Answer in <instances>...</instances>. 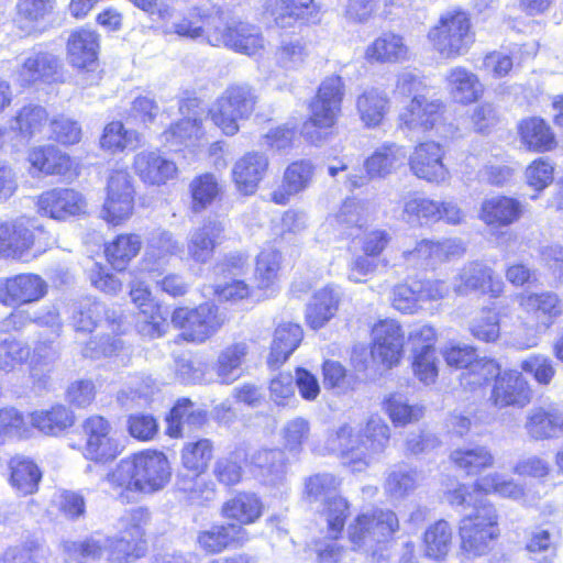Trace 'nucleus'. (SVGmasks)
Here are the masks:
<instances>
[{
  "mask_svg": "<svg viewBox=\"0 0 563 563\" xmlns=\"http://www.w3.org/2000/svg\"><path fill=\"white\" fill-rule=\"evenodd\" d=\"M148 518L147 510L135 508L126 512L118 525V538L89 537L82 541L67 540L63 550L71 558L100 559L108 552L109 563H131L146 551L143 525Z\"/></svg>",
  "mask_w": 563,
  "mask_h": 563,
  "instance_id": "f257e3e1",
  "label": "nucleus"
},
{
  "mask_svg": "<svg viewBox=\"0 0 563 563\" xmlns=\"http://www.w3.org/2000/svg\"><path fill=\"white\" fill-rule=\"evenodd\" d=\"M390 440L388 424L377 415L371 416L360 434L342 423L327 437L324 449L339 455L353 471L361 472L376 462Z\"/></svg>",
  "mask_w": 563,
  "mask_h": 563,
  "instance_id": "f03ea898",
  "label": "nucleus"
},
{
  "mask_svg": "<svg viewBox=\"0 0 563 563\" xmlns=\"http://www.w3.org/2000/svg\"><path fill=\"white\" fill-rule=\"evenodd\" d=\"M172 470L163 452L144 450L122 459L107 475L114 489H120L122 500H130L135 493L152 494L163 489L169 482Z\"/></svg>",
  "mask_w": 563,
  "mask_h": 563,
  "instance_id": "7ed1b4c3",
  "label": "nucleus"
},
{
  "mask_svg": "<svg viewBox=\"0 0 563 563\" xmlns=\"http://www.w3.org/2000/svg\"><path fill=\"white\" fill-rule=\"evenodd\" d=\"M157 20L162 22L161 29L165 35L190 41L203 40L208 44L210 33L219 31L223 25V15L214 8H191L181 12L173 3L159 7Z\"/></svg>",
  "mask_w": 563,
  "mask_h": 563,
  "instance_id": "20e7f679",
  "label": "nucleus"
},
{
  "mask_svg": "<svg viewBox=\"0 0 563 563\" xmlns=\"http://www.w3.org/2000/svg\"><path fill=\"white\" fill-rule=\"evenodd\" d=\"M399 528L396 514L389 509L371 508L358 514L347 527V537L354 549L372 552L368 563L375 560L376 548Z\"/></svg>",
  "mask_w": 563,
  "mask_h": 563,
  "instance_id": "39448f33",
  "label": "nucleus"
},
{
  "mask_svg": "<svg viewBox=\"0 0 563 563\" xmlns=\"http://www.w3.org/2000/svg\"><path fill=\"white\" fill-rule=\"evenodd\" d=\"M428 38L444 58L453 59L466 54L475 42L470 16L463 11L446 12L430 29Z\"/></svg>",
  "mask_w": 563,
  "mask_h": 563,
  "instance_id": "423d86ee",
  "label": "nucleus"
},
{
  "mask_svg": "<svg viewBox=\"0 0 563 563\" xmlns=\"http://www.w3.org/2000/svg\"><path fill=\"white\" fill-rule=\"evenodd\" d=\"M257 97L246 84L230 85L209 109V115L225 135H234L239 121L247 119L254 111Z\"/></svg>",
  "mask_w": 563,
  "mask_h": 563,
  "instance_id": "0eeeda50",
  "label": "nucleus"
},
{
  "mask_svg": "<svg viewBox=\"0 0 563 563\" xmlns=\"http://www.w3.org/2000/svg\"><path fill=\"white\" fill-rule=\"evenodd\" d=\"M499 534L498 516L490 503H481L459 526L461 549L470 556L486 554Z\"/></svg>",
  "mask_w": 563,
  "mask_h": 563,
  "instance_id": "6e6552de",
  "label": "nucleus"
},
{
  "mask_svg": "<svg viewBox=\"0 0 563 563\" xmlns=\"http://www.w3.org/2000/svg\"><path fill=\"white\" fill-rule=\"evenodd\" d=\"M179 112L183 118L162 133L161 141L175 152L180 151L181 146L196 152L205 144L202 120L206 111L202 102L195 97L183 99Z\"/></svg>",
  "mask_w": 563,
  "mask_h": 563,
  "instance_id": "1a4fd4ad",
  "label": "nucleus"
},
{
  "mask_svg": "<svg viewBox=\"0 0 563 563\" xmlns=\"http://www.w3.org/2000/svg\"><path fill=\"white\" fill-rule=\"evenodd\" d=\"M445 111L442 100L415 96L399 112V128L411 132L433 131L440 137H449L453 128L445 123Z\"/></svg>",
  "mask_w": 563,
  "mask_h": 563,
  "instance_id": "9d476101",
  "label": "nucleus"
},
{
  "mask_svg": "<svg viewBox=\"0 0 563 563\" xmlns=\"http://www.w3.org/2000/svg\"><path fill=\"white\" fill-rule=\"evenodd\" d=\"M40 228L26 216L0 223V258L27 262L42 254L45 249L36 242Z\"/></svg>",
  "mask_w": 563,
  "mask_h": 563,
  "instance_id": "9b49d317",
  "label": "nucleus"
},
{
  "mask_svg": "<svg viewBox=\"0 0 563 563\" xmlns=\"http://www.w3.org/2000/svg\"><path fill=\"white\" fill-rule=\"evenodd\" d=\"M174 328L180 331V338L191 343H203L224 323V317L218 307L203 302L196 308H176L170 318Z\"/></svg>",
  "mask_w": 563,
  "mask_h": 563,
  "instance_id": "f8f14e48",
  "label": "nucleus"
},
{
  "mask_svg": "<svg viewBox=\"0 0 563 563\" xmlns=\"http://www.w3.org/2000/svg\"><path fill=\"white\" fill-rule=\"evenodd\" d=\"M67 58L69 64L85 70L78 79L81 87L97 84L100 79L96 71L98 66L99 35L89 29L80 27L70 33L67 40Z\"/></svg>",
  "mask_w": 563,
  "mask_h": 563,
  "instance_id": "ddd939ff",
  "label": "nucleus"
},
{
  "mask_svg": "<svg viewBox=\"0 0 563 563\" xmlns=\"http://www.w3.org/2000/svg\"><path fill=\"white\" fill-rule=\"evenodd\" d=\"M465 246L460 239H443L440 241L422 239L413 246L406 245L401 251L405 265L411 268H426L438 263L462 256Z\"/></svg>",
  "mask_w": 563,
  "mask_h": 563,
  "instance_id": "4468645a",
  "label": "nucleus"
},
{
  "mask_svg": "<svg viewBox=\"0 0 563 563\" xmlns=\"http://www.w3.org/2000/svg\"><path fill=\"white\" fill-rule=\"evenodd\" d=\"M134 211V188L126 170H114L108 180L107 197L101 218L119 225L131 218Z\"/></svg>",
  "mask_w": 563,
  "mask_h": 563,
  "instance_id": "2eb2a0df",
  "label": "nucleus"
},
{
  "mask_svg": "<svg viewBox=\"0 0 563 563\" xmlns=\"http://www.w3.org/2000/svg\"><path fill=\"white\" fill-rule=\"evenodd\" d=\"M209 44L224 46L247 56L261 55L265 49V40L256 26L243 22L230 24L224 20L219 31L210 33Z\"/></svg>",
  "mask_w": 563,
  "mask_h": 563,
  "instance_id": "dca6fc26",
  "label": "nucleus"
},
{
  "mask_svg": "<svg viewBox=\"0 0 563 563\" xmlns=\"http://www.w3.org/2000/svg\"><path fill=\"white\" fill-rule=\"evenodd\" d=\"M445 150L434 141L416 145L408 157L411 173L419 179L431 184H444L450 179V170L444 164Z\"/></svg>",
  "mask_w": 563,
  "mask_h": 563,
  "instance_id": "f3484780",
  "label": "nucleus"
},
{
  "mask_svg": "<svg viewBox=\"0 0 563 563\" xmlns=\"http://www.w3.org/2000/svg\"><path fill=\"white\" fill-rule=\"evenodd\" d=\"M262 15L278 27L289 29L298 22L316 23L319 7L313 0H264Z\"/></svg>",
  "mask_w": 563,
  "mask_h": 563,
  "instance_id": "a211bd4d",
  "label": "nucleus"
},
{
  "mask_svg": "<svg viewBox=\"0 0 563 563\" xmlns=\"http://www.w3.org/2000/svg\"><path fill=\"white\" fill-rule=\"evenodd\" d=\"M47 290V283L36 274L24 273L0 278V303L20 307L37 302L46 296Z\"/></svg>",
  "mask_w": 563,
  "mask_h": 563,
  "instance_id": "6ab92c4d",
  "label": "nucleus"
},
{
  "mask_svg": "<svg viewBox=\"0 0 563 563\" xmlns=\"http://www.w3.org/2000/svg\"><path fill=\"white\" fill-rule=\"evenodd\" d=\"M405 335L394 319L380 320L372 328V356L387 367L399 363L404 354Z\"/></svg>",
  "mask_w": 563,
  "mask_h": 563,
  "instance_id": "aec40b11",
  "label": "nucleus"
},
{
  "mask_svg": "<svg viewBox=\"0 0 563 563\" xmlns=\"http://www.w3.org/2000/svg\"><path fill=\"white\" fill-rule=\"evenodd\" d=\"M86 444L84 454L95 462H108L114 460L120 448L118 441L111 435L110 422L101 416H91L82 423Z\"/></svg>",
  "mask_w": 563,
  "mask_h": 563,
  "instance_id": "412c9836",
  "label": "nucleus"
},
{
  "mask_svg": "<svg viewBox=\"0 0 563 563\" xmlns=\"http://www.w3.org/2000/svg\"><path fill=\"white\" fill-rule=\"evenodd\" d=\"M36 206L40 214L59 221L84 214L87 210L85 197L71 188L46 190L37 197Z\"/></svg>",
  "mask_w": 563,
  "mask_h": 563,
  "instance_id": "4be33fe9",
  "label": "nucleus"
},
{
  "mask_svg": "<svg viewBox=\"0 0 563 563\" xmlns=\"http://www.w3.org/2000/svg\"><path fill=\"white\" fill-rule=\"evenodd\" d=\"M516 299L538 331H547L562 313L561 300L554 292H521Z\"/></svg>",
  "mask_w": 563,
  "mask_h": 563,
  "instance_id": "5701e85b",
  "label": "nucleus"
},
{
  "mask_svg": "<svg viewBox=\"0 0 563 563\" xmlns=\"http://www.w3.org/2000/svg\"><path fill=\"white\" fill-rule=\"evenodd\" d=\"M504 283L494 275L492 268L481 262L465 264L454 280V291L466 295L478 290L498 297L503 292Z\"/></svg>",
  "mask_w": 563,
  "mask_h": 563,
  "instance_id": "b1692460",
  "label": "nucleus"
},
{
  "mask_svg": "<svg viewBox=\"0 0 563 563\" xmlns=\"http://www.w3.org/2000/svg\"><path fill=\"white\" fill-rule=\"evenodd\" d=\"M342 114V108L311 100L309 118L303 123L302 136L316 146L328 142L334 135V128Z\"/></svg>",
  "mask_w": 563,
  "mask_h": 563,
  "instance_id": "393cba45",
  "label": "nucleus"
},
{
  "mask_svg": "<svg viewBox=\"0 0 563 563\" xmlns=\"http://www.w3.org/2000/svg\"><path fill=\"white\" fill-rule=\"evenodd\" d=\"M526 212V203L515 197L496 195L484 199L479 219L490 228L509 227L519 221Z\"/></svg>",
  "mask_w": 563,
  "mask_h": 563,
  "instance_id": "a878e982",
  "label": "nucleus"
},
{
  "mask_svg": "<svg viewBox=\"0 0 563 563\" xmlns=\"http://www.w3.org/2000/svg\"><path fill=\"white\" fill-rule=\"evenodd\" d=\"M314 177V165L308 159L289 164L283 175L280 187L272 192L271 199L277 205H287L291 197L310 187Z\"/></svg>",
  "mask_w": 563,
  "mask_h": 563,
  "instance_id": "bb28decb",
  "label": "nucleus"
},
{
  "mask_svg": "<svg viewBox=\"0 0 563 563\" xmlns=\"http://www.w3.org/2000/svg\"><path fill=\"white\" fill-rule=\"evenodd\" d=\"M133 168L144 184L152 186L165 185L177 175L176 164L156 151L137 153L134 156Z\"/></svg>",
  "mask_w": 563,
  "mask_h": 563,
  "instance_id": "cd10ccee",
  "label": "nucleus"
},
{
  "mask_svg": "<svg viewBox=\"0 0 563 563\" xmlns=\"http://www.w3.org/2000/svg\"><path fill=\"white\" fill-rule=\"evenodd\" d=\"M525 430L536 441L554 440L563 437V411L555 407H538L529 410Z\"/></svg>",
  "mask_w": 563,
  "mask_h": 563,
  "instance_id": "c85d7f7f",
  "label": "nucleus"
},
{
  "mask_svg": "<svg viewBox=\"0 0 563 563\" xmlns=\"http://www.w3.org/2000/svg\"><path fill=\"white\" fill-rule=\"evenodd\" d=\"M445 88L454 102L464 106L476 102L484 93L479 77L463 66H454L446 71Z\"/></svg>",
  "mask_w": 563,
  "mask_h": 563,
  "instance_id": "c756f323",
  "label": "nucleus"
},
{
  "mask_svg": "<svg viewBox=\"0 0 563 563\" xmlns=\"http://www.w3.org/2000/svg\"><path fill=\"white\" fill-rule=\"evenodd\" d=\"M407 159L406 147L385 142L377 146L364 161V168L369 178H386L404 166Z\"/></svg>",
  "mask_w": 563,
  "mask_h": 563,
  "instance_id": "7c9ffc66",
  "label": "nucleus"
},
{
  "mask_svg": "<svg viewBox=\"0 0 563 563\" xmlns=\"http://www.w3.org/2000/svg\"><path fill=\"white\" fill-rule=\"evenodd\" d=\"M224 225L219 220H208L192 229L187 239V252L197 263L208 262L220 243Z\"/></svg>",
  "mask_w": 563,
  "mask_h": 563,
  "instance_id": "2f4dec72",
  "label": "nucleus"
},
{
  "mask_svg": "<svg viewBox=\"0 0 563 563\" xmlns=\"http://www.w3.org/2000/svg\"><path fill=\"white\" fill-rule=\"evenodd\" d=\"M268 167V159L260 153L251 152L239 158L232 169L233 181L243 195H253Z\"/></svg>",
  "mask_w": 563,
  "mask_h": 563,
  "instance_id": "473e14b6",
  "label": "nucleus"
},
{
  "mask_svg": "<svg viewBox=\"0 0 563 563\" xmlns=\"http://www.w3.org/2000/svg\"><path fill=\"white\" fill-rule=\"evenodd\" d=\"M470 384L486 387H516L521 374L516 369L501 371L500 364L490 357H478L470 371Z\"/></svg>",
  "mask_w": 563,
  "mask_h": 563,
  "instance_id": "72a5a7b5",
  "label": "nucleus"
},
{
  "mask_svg": "<svg viewBox=\"0 0 563 563\" xmlns=\"http://www.w3.org/2000/svg\"><path fill=\"white\" fill-rule=\"evenodd\" d=\"M365 58L371 63H404L410 58V48L400 34L384 32L366 47Z\"/></svg>",
  "mask_w": 563,
  "mask_h": 563,
  "instance_id": "f704fd0d",
  "label": "nucleus"
},
{
  "mask_svg": "<svg viewBox=\"0 0 563 563\" xmlns=\"http://www.w3.org/2000/svg\"><path fill=\"white\" fill-rule=\"evenodd\" d=\"M27 162L32 173L43 175L64 176L73 168L71 157L52 144L30 148Z\"/></svg>",
  "mask_w": 563,
  "mask_h": 563,
  "instance_id": "c9c22d12",
  "label": "nucleus"
},
{
  "mask_svg": "<svg viewBox=\"0 0 563 563\" xmlns=\"http://www.w3.org/2000/svg\"><path fill=\"white\" fill-rule=\"evenodd\" d=\"M59 67L60 62L57 56L47 52H32L24 58L16 71V77L22 85L38 80L54 81L57 79Z\"/></svg>",
  "mask_w": 563,
  "mask_h": 563,
  "instance_id": "e433bc0d",
  "label": "nucleus"
},
{
  "mask_svg": "<svg viewBox=\"0 0 563 563\" xmlns=\"http://www.w3.org/2000/svg\"><path fill=\"white\" fill-rule=\"evenodd\" d=\"M282 263V253L272 245L264 246L256 256L253 278L255 287L266 296L277 290Z\"/></svg>",
  "mask_w": 563,
  "mask_h": 563,
  "instance_id": "4c0bfd02",
  "label": "nucleus"
},
{
  "mask_svg": "<svg viewBox=\"0 0 563 563\" xmlns=\"http://www.w3.org/2000/svg\"><path fill=\"white\" fill-rule=\"evenodd\" d=\"M355 104L360 120L368 129L379 126L390 109L387 93L376 87L365 88L356 97Z\"/></svg>",
  "mask_w": 563,
  "mask_h": 563,
  "instance_id": "58836bf2",
  "label": "nucleus"
},
{
  "mask_svg": "<svg viewBox=\"0 0 563 563\" xmlns=\"http://www.w3.org/2000/svg\"><path fill=\"white\" fill-rule=\"evenodd\" d=\"M372 216V206L368 202L354 198L346 199L338 211L330 216L327 225L335 228L340 234H352L353 229H363Z\"/></svg>",
  "mask_w": 563,
  "mask_h": 563,
  "instance_id": "ea45409f",
  "label": "nucleus"
},
{
  "mask_svg": "<svg viewBox=\"0 0 563 563\" xmlns=\"http://www.w3.org/2000/svg\"><path fill=\"white\" fill-rule=\"evenodd\" d=\"M247 532L241 526L216 525L202 530L197 536V543L207 553H219L233 544H243L247 541Z\"/></svg>",
  "mask_w": 563,
  "mask_h": 563,
  "instance_id": "a19ab883",
  "label": "nucleus"
},
{
  "mask_svg": "<svg viewBox=\"0 0 563 563\" xmlns=\"http://www.w3.org/2000/svg\"><path fill=\"white\" fill-rule=\"evenodd\" d=\"M31 424L41 433L51 437L65 434L76 422V416L63 405H55L31 413Z\"/></svg>",
  "mask_w": 563,
  "mask_h": 563,
  "instance_id": "79ce46f5",
  "label": "nucleus"
},
{
  "mask_svg": "<svg viewBox=\"0 0 563 563\" xmlns=\"http://www.w3.org/2000/svg\"><path fill=\"white\" fill-rule=\"evenodd\" d=\"M302 340V329L299 324L285 322L279 324L275 332L267 358L271 368H278L283 365L292 352L299 346Z\"/></svg>",
  "mask_w": 563,
  "mask_h": 563,
  "instance_id": "37998d69",
  "label": "nucleus"
},
{
  "mask_svg": "<svg viewBox=\"0 0 563 563\" xmlns=\"http://www.w3.org/2000/svg\"><path fill=\"white\" fill-rule=\"evenodd\" d=\"M341 294L338 288L327 286L313 295L307 307L308 324L317 330L322 328L338 311Z\"/></svg>",
  "mask_w": 563,
  "mask_h": 563,
  "instance_id": "c03bdc74",
  "label": "nucleus"
},
{
  "mask_svg": "<svg viewBox=\"0 0 563 563\" xmlns=\"http://www.w3.org/2000/svg\"><path fill=\"white\" fill-rule=\"evenodd\" d=\"M264 506L261 499L253 493H239L221 508L224 518L234 520L239 525H251L257 521L263 514Z\"/></svg>",
  "mask_w": 563,
  "mask_h": 563,
  "instance_id": "a18cd8bd",
  "label": "nucleus"
},
{
  "mask_svg": "<svg viewBox=\"0 0 563 563\" xmlns=\"http://www.w3.org/2000/svg\"><path fill=\"white\" fill-rule=\"evenodd\" d=\"M181 251L180 244L173 234L166 231L154 234L145 251L143 266L150 274L161 271L172 255Z\"/></svg>",
  "mask_w": 563,
  "mask_h": 563,
  "instance_id": "49530a36",
  "label": "nucleus"
},
{
  "mask_svg": "<svg viewBox=\"0 0 563 563\" xmlns=\"http://www.w3.org/2000/svg\"><path fill=\"white\" fill-rule=\"evenodd\" d=\"M10 484L21 495H32L37 492L42 473L38 466L29 457L16 455L9 461Z\"/></svg>",
  "mask_w": 563,
  "mask_h": 563,
  "instance_id": "de8ad7c7",
  "label": "nucleus"
},
{
  "mask_svg": "<svg viewBox=\"0 0 563 563\" xmlns=\"http://www.w3.org/2000/svg\"><path fill=\"white\" fill-rule=\"evenodd\" d=\"M519 134L521 142L531 151L547 152L555 146L554 134L542 119L522 120L519 124Z\"/></svg>",
  "mask_w": 563,
  "mask_h": 563,
  "instance_id": "09e8293b",
  "label": "nucleus"
},
{
  "mask_svg": "<svg viewBox=\"0 0 563 563\" xmlns=\"http://www.w3.org/2000/svg\"><path fill=\"white\" fill-rule=\"evenodd\" d=\"M140 144V134L125 129L121 121L109 122L101 134L100 146L111 154L135 148Z\"/></svg>",
  "mask_w": 563,
  "mask_h": 563,
  "instance_id": "8fccbe9b",
  "label": "nucleus"
},
{
  "mask_svg": "<svg viewBox=\"0 0 563 563\" xmlns=\"http://www.w3.org/2000/svg\"><path fill=\"white\" fill-rule=\"evenodd\" d=\"M251 462L260 468V474L267 484L276 485L283 481L286 473V459L282 450H258L252 455Z\"/></svg>",
  "mask_w": 563,
  "mask_h": 563,
  "instance_id": "3c124183",
  "label": "nucleus"
},
{
  "mask_svg": "<svg viewBox=\"0 0 563 563\" xmlns=\"http://www.w3.org/2000/svg\"><path fill=\"white\" fill-rule=\"evenodd\" d=\"M141 246L142 241L137 234H120L106 245L104 253L113 268L123 271L139 254Z\"/></svg>",
  "mask_w": 563,
  "mask_h": 563,
  "instance_id": "603ef678",
  "label": "nucleus"
},
{
  "mask_svg": "<svg viewBox=\"0 0 563 563\" xmlns=\"http://www.w3.org/2000/svg\"><path fill=\"white\" fill-rule=\"evenodd\" d=\"M247 354L245 343H236L224 349L218 357L217 374L220 384L230 385L242 375V363Z\"/></svg>",
  "mask_w": 563,
  "mask_h": 563,
  "instance_id": "864d4df0",
  "label": "nucleus"
},
{
  "mask_svg": "<svg viewBox=\"0 0 563 563\" xmlns=\"http://www.w3.org/2000/svg\"><path fill=\"white\" fill-rule=\"evenodd\" d=\"M213 457V443L209 439L186 442L181 449L183 466L195 473L202 474Z\"/></svg>",
  "mask_w": 563,
  "mask_h": 563,
  "instance_id": "5fc2aeb1",
  "label": "nucleus"
},
{
  "mask_svg": "<svg viewBox=\"0 0 563 563\" xmlns=\"http://www.w3.org/2000/svg\"><path fill=\"white\" fill-rule=\"evenodd\" d=\"M474 490L484 494H495L514 500L520 499L525 494L521 485L497 472L478 477L474 483Z\"/></svg>",
  "mask_w": 563,
  "mask_h": 563,
  "instance_id": "6e6d98bb",
  "label": "nucleus"
},
{
  "mask_svg": "<svg viewBox=\"0 0 563 563\" xmlns=\"http://www.w3.org/2000/svg\"><path fill=\"white\" fill-rule=\"evenodd\" d=\"M451 461L467 474H477L484 468L492 467L495 459L486 446L456 449L451 455Z\"/></svg>",
  "mask_w": 563,
  "mask_h": 563,
  "instance_id": "4d7b16f0",
  "label": "nucleus"
},
{
  "mask_svg": "<svg viewBox=\"0 0 563 563\" xmlns=\"http://www.w3.org/2000/svg\"><path fill=\"white\" fill-rule=\"evenodd\" d=\"M424 553L433 560H443L452 544V529L448 521L439 520L430 526L423 538Z\"/></svg>",
  "mask_w": 563,
  "mask_h": 563,
  "instance_id": "13d9d810",
  "label": "nucleus"
},
{
  "mask_svg": "<svg viewBox=\"0 0 563 563\" xmlns=\"http://www.w3.org/2000/svg\"><path fill=\"white\" fill-rule=\"evenodd\" d=\"M12 131H18L21 136L31 139L42 131L47 122V112L41 106H24L13 120Z\"/></svg>",
  "mask_w": 563,
  "mask_h": 563,
  "instance_id": "bf43d9fd",
  "label": "nucleus"
},
{
  "mask_svg": "<svg viewBox=\"0 0 563 563\" xmlns=\"http://www.w3.org/2000/svg\"><path fill=\"white\" fill-rule=\"evenodd\" d=\"M245 460L243 451H234L219 457L212 468L217 481L224 486L238 485L243 476L242 463Z\"/></svg>",
  "mask_w": 563,
  "mask_h": 563,
  "instance_id": "052dcab7",
  "label": "nucleus"
},
{
  "mask_svg": "<svg viewBox=\"0 0 563 563\" xmlns=\"http://www.w3.org/2000/svg\"><path fill=\"white\" fill-rule=\"evenodd\" d=\"M402 217L409 223L437 222L439 202L419 195L409 196L404 203Z\"/></svg>",
  "mask_w": 563,
  "mask_h": 563,
  "instance_id": "680f3d73",
  "label": "nucleus"
},
{
  "mask_svg": "<svg viewBox=\"0 0 563 563\" xmlns=\"http://www.w3.org/2000/svg\"><path fill=\"white\" fill-rule=\"evenodd\" d=\"M307 57L308 48L302 38L284 40L275 52L276 64L286 70L298 69Z\"/></svg>",
  "mask_w": 563,
  "mask_h": 563,
  "instance_id": "e2e57ef3",
  "label": "nucleus"
},
{
  "mask_svg": "<svg viewBox=\"0 0 563 563\" xmlns=\"http://www.w3.org/2000/svg\"><path fill=\"white\" fill-rule=\"evenodd\" d=\"M189 188L192 197V210L195 212L206 209L212 203L220 191L217 178L209 173L194 178Z\"/></svg>",
  "mask_w": 563,
  "mask_h": 563,
  "instance_id": "0e129e2a",
  "label": "nucleus"
},
{
  "mask_svg": "<svg viewBox=\"0 0 563 563\" xmlns=\"http://www.w3.org/2000/svg\"><path fill=\"white\" fill-rule=\"evenodd\" d=\"M385 410L395 426H406L423 416V407L410 405L401 395L394 394L385 404Z\"/></svg>",
  "mask_w": 563,
  "mask_h": 563,
  "instance_id": "69168bd1",
  "label": "nucleus"
},
{
  "mask_svg": "<svg viewBox=\"0 0 563 563\" xmlns=\"http://www.w3.org/2000/svg\"><path fill=\"white\" fill-rule=\"evenodd\" d=\"M419 479L416 471L398 468L388 474L384 488L390 498L402 499L417 488Z\"/></svg>",
  "mask_w": 563,
  "mask_h": 563,
  "instance_id": "338daca9",
  "label": "nucleus"
},
{
  "mask_svg": "<svg viewBox=\"0 0 563 563\" xmlns=\"http://www.w3.org/2000/svg\"><path fill=\"white\" fill-rule=\"evenodd\" d=\"M500 316L492 309H484L470 325L472 335L483 342H496L500 336Z\"/></svg>",
  "mask_w": 563,
  "mask_h": 563,
  "instance_id": "774afa93",
  "label": "nucleus"
}]
</instances>
